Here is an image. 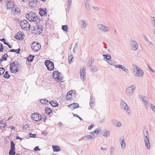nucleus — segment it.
<instances>
[{
  "label": "nucleus",
  "instance_id": "obj_1",
  "mask_svg": "<svg viewBox=\"0 0 155 155\" xmlns=\"http://www.w3.org/2000/svg\"><path fill=\"white\" fill-rule=\"evenodd\" d=\"M146 128V127H143V133L145 145L147 148L149 149L150 148V144L149 140V134L148 130Z\"/></svg>",
  "mask_w": 155,
  "mask_h": 155
},
{
  "label": "nucleus",
  "instance_id": "obj_2",
  "mask_svg": "<svg viewBox=\"0 0 155 155\" xmlns=\"http://www.w3.org/2000/svg\"><path fill=\"white\" fill-rule=\"evenodd\" d=\"M33 33L36 35H39L42 31V27L40 25H36L33 27H31Z\"/></svg>",
  "mask_w": 155,
  "mask_h": 155
},
{
  "label": "nucleus",
  "instance_id": "obj_3",
  "mask_svg": "<svg viewBox=\"0 0 155 155\" xmlns=\"http://www.w3.org/2000/svg\"><path fill=\"white\" fill-rule=\"evenodd\" d=\"M18 63L17 61L12 62L10 64V70L11 72L16 73L18 71Z\"/></svg>",
  "mask_w": 155,
  "mask_h": 155
},
{
  "label": "nucleus",
  "instance_id": "obj_4",
  "mask_svg": "<svg viewBox=\"0 0 155 155\" xmlns=\"http://www.w3.org/2000/svg\"><path fill=\"white\" fill-rule=\"evenodd\" d=\"M97 26L99 31L104 32H107L110 31L109 27L107 25L101 24H97Z\"/></svg>",
  "mask_w": 155,
  "mask_h": 155
},
{
  "label": "nucleus",
  "instance_id": "obj_5",
  "mask_svg": "<svg viewBox=\"0 0 155 155\" xmlns=\"http://www.w3.org/2000/svg\"><path fill=\"white\" fill-rule=\"evenodd\" d=\"M120 106L121 108L125 110L128 115L131 114L130 108L128 106L127 104L123 100H121Z\"/></svg>",
  "mask_w": 155,
  "mask_h": 155
},
{
  "label": "nucleus",
  "instance_id": "obj_6",
  "mask_svg": "<svg viewBox=\"0 0 155 155\" xmlns=\"http://www.w3.org/2000/svg\"><path fill=\"white\" fill-rule=\"evenodd\" d=\"M135 67L136 69V71H134V75L137 77H142L144 75V73L143 71L141 68H139L137 66L135 65Z\"/></svg>",
  "mask_w": 155,
  "mask_h": 155
},
{
  "label": "nucleus",
  "instance_id": "obj_7",
  "mask_svg": "<svg viewBox=\"0 0 155 155\" xmlns=\"http://www.w3.org/2000/svg\"><path fill=\"white\" fill-rule=\"evenodd\" d=\"M20 25L21 28L24 30L29 29L30 25L26 20H23L20 23Z\"/></svg>",
  "mask_w": 155,
  "mask_h": 155
},
{
  "label": "nucleus",
  "instance_id": "obj_8",
  "mask_svg": "<svg viewBox=\"0 0 155 155\" xmlns=\"http://www.w3.org/2000/svg\"><path fill=\"white\" fill-rule=\"evenodd\" d=\"M45 64L48 70L51 71L53 70L54 68L53 63L49 60H46Z\"/></svg>",
  "mask_w": 155,
  "mask_h": 155
},
{
  "label": "nucleus",
  "instance_id": "obj_9",
  "mask_svg": "<svg viewBox=\"0 0 155 155\" xmlns=\"http://www.w3.org/2000/svg\"><path fill=\"white\" fill-rule=\"evenodd\" d=\"M31 46L32 50L35 52H37L39 51L41 47L40 44L34 41L31 44Z\"/></svg>",
  "mask_w": 155,
  "mask_h": 155
},
{
  "label": "nucleus",
  "instance_id": "obj_10",
  "mask_svg": "<svg viewBox=\"0 0 155 155\" xmlns=\"http://www.w3.org/2000/svg\"><path fill=\"white\" fill-rule=\"evenodd\" d=\"M134 85H132L127 88L126 91V94L129 97L131 96L133 93L135 89Z\"/></svg>",
  "mask_w": 155,
  "mask_h": 155
},
{
  "label": "nucleus",
  "instance_id": "obj_11",
  "mask_svg": "<svg viewBox=\"0 0 155 155\" xmlns=\"http://www.w3.org/2000/svg\"><path fill=\"white\" fill-rule=\"evenodd\" d=\"M130 48L132 50L135 51L139 48V45L137 42L134 40L131 39L130 41Z\"/></svg>",
  "mask_w": 155,
  "mask_h": 155
},
{
  "label": "nucleus",
  "instance_id": "obj_12",
  "mask_svg": "<svg viewBox=\"0 0 155 155\" xmlns=\"http://www.w3.org/2000/svg\"><path fill=\"white\" fill-rule=\"evenodd\" d=\"M32 119L36 121H38L41 119V116L39 113H34L31 116Z\"/></svg>",
  "mask_w": 155,
  "mask_h": 155
},
{
  "label": "nucleus",
  "instance_id": "obj_13",
  "mask_svg": "<svg viewBox=\"0 0 155 155\" xmlns=\"http://www.w3.org/2000/svg\"><path fill=\"white\" fill-rule=\"evenodd\" d=\"M85 69L84 68H82L80 70V74L81 79L83 81L85 80Z\"/></svg>",
  "mask_w": 155,
  "mask_h": 155
},
{
  "label": "nucleus",
  "instance_id": "obj_14",
  "mask_svg": "<svg viewBox=\"0 0 155 155\" xmlns=\"http://www.w3.org/2000/svg\"><path fill=\"white\" fill-rule=\"evenodd\" d=\"M141 99L142 100L145 105L146 108L147 109L149 106L148 98L146 96H141Z\"/></svg>",
  "mask_w": 155,
  "mask_h": 155
},
{
  "label": "nucleus",
  "instance_id": "obj_15",
  "mask_svg": "<svg viewBox=\"0 0 155 155\" xmlns=\"http://www.w3.org/2000/svg\"><path fill=\"white\" fill-rule=\"evenodd\" d=\"M25 37L24 33L23 32H18L17 35H15V38L17 40H23Z\"/></svg>",
  "mask_w": 155,
  "mask_h": 155
},
{
  "label": "nucleus",
  "instance_id": "obj_16",
  "mask_svg": "<svg viewBox=\"0 0 155 155\" xmlns=\"http://www.w3.org/2000/svg\"><path fill=\"white\" fill-rule=\"evenodd\" d=\"M11 12L14 15H18L20 12V9L18 7H14L11 9Z\"/></svg>",
  "mask_w": 155,
  "mask_h": 155
},
{
  "label": "nucleus",
  "instance_id": "obj_17",
  "mask_svg": "<svg viewBox=\"0 0 155 155\" xmlns=\"http://www.w3.org/2000/svg\"><path fill=\"white\" fill-rule=\"evenodd\" d=\"M35 16V14L33 12H30L29 14H28L26 15V17L30 21H31L32 19L33 18V17H34Z\"/></svg>",
  "mask_w": 155,
  "mask_h": 155
},
{
  "label": "nucleus",
  "instance_id": "obj_18",
  "mask_svg": "<svg viewBox=\"0 0 155 155\" xmlns=\"http://www.w3.org/2000/svg\"><path fill=\"white\" fill-rule=\"evenodd\" d=\"M111 122L114 126L118 127H120L122 126V124L121 122L115 119L112 120Z\"/></svg>",
  "mask_w": 155,
  "mask_h": 155
},
{
  "label": "nucleus",
  "instance_id": "obj_19",
  "mask_svg": "<svg viewBox=\"0 0 155 155\" xmlns=\"http://www.w3.org/2000/svg\"><path fill=\"white\" fill-rule=\"evenodd\" d=\"M7 8L8 9H12L15 5L14 2L12 1L8 2L6 3Z\"/></svg>",
  "mask_w": 155,
  "mask_h": 155
},
{
  "label": "nucleus",
  "instance_id": "obj_20",
  "mask_svg": "<svg viewBox=\"0 0 155 155\" xmlns=\"http://www.w3.org/2000/svg\"><path fill=\"white\" fill-rule=\"evenodd\" d=\"M45 9H43L41 8L39 9V14L41 16L45 15L47 16V12H46V8H45Z\"/></svg>",
  "mask_w": 155,
  "mask_h": 155
},
{
  "label": "nucleus",
  "instance_id": "obj_21",
  "mask_svg": "<svg viewBox=\"0 0 155 155\" xmlns=\"http://www.w3.org/2000/svg\"><path fill=\"white\" fill-rule=\"evenodd\" d=\"M33 18L32 19L31 21H33L35 22V25H37L38 23H39L41 21L40 19L38 16H37L36 15L34 17H33Z\"/></svg>",
  "mask_w": 155,
  "mask_h": 155
},
{
  "label": "nucleus",
  "instance_id": "obj_22",
  "mask_svg": "<svg viewBox=\"0 0 155 155\" xmlns=\"http://www.w3.org/2000/svg\"><path fill=\"white\" fill-rule=\"evenodd\" d=\"M69 107H70L71 109H74L79 107V104L77 103H73L71 104L68 106Z\"/></svg>",
  "mask_w": 155,
  "mask_h": 155
},
{
  "label": "nucleus",
  "instance_id": "obj_23",
  "mask_svg": "<svg viewBox=\"0 0 155 155\" xmlns=\"http://www.w3.org/2000/svg\"><path fill=\"white\" fill-rule=\"evenodd\" d=\"M29 5L31 7L35 8L36 6L37 1L36 0H32L29 3Z\"/></svg>",
  "mask_w": 155,
  "mask_h": 155
},
{
  "label": "nucleus",
  "instance_id": "obj_24",
  "mask_svg": "<svg viewBox=\"0 0 155 155\" xmlns=\"http://www.w3.org/2000/svg\"><path fill=\"white\" fill-rule=\"evenodd\" d=\"M52 147L53 151L54 152H58L61 150L60 147L57 145H53Z\"/></svg>",
  "mask_w": 155,
  "mask_h": 155
},
{
  "label": "nucleus",
  "instance_id": "obj_25",
  "mask_svg": "<svg viewBox=\"0 0 155 155\" xmlns=\"http://www.w3.org/2000/svg\"><path fill=\"white\" fill-rule=\"evenodd\" d=\"M40 101L43 104L47 105L49 103L48 101L45 99H41L40 100Z\"/></svg>",
  "mask_w": 155,
  "mask_h": 155
},
{
  "label": "nucleus",
  "instance_id": "obj_26",
  "mask_svg": "<svg viewBox=\"0 0 155 155\" xmlns=\"http://www.w3.org/2000/svg\"><path fill=\"white\" fill-rule=\"evenodd\" d=\"M81 28L83 29L85 28L87 26L86 21L84 20H81Z\"/></svg>",
  "mask_w": 155,
  "mask_h": 155
},
{
  "label": "nucleus",
  "instance_id": "obj_27",
  "mask_svg": "<svg viewBox=\"0 0 155 155\" xmlns=\"http://www.w3.org/2000/svg\"><path fill=\"white\" fill-rule=\"evenodd\" d=\"M84 138L85 141H87L90 139L93 140L94 139V137L91 135H89L85 136Z\"/></svg>",
  "mask_w": 155,
  "mask_h": 155
},
{
  "label": "nucleus",
  "instance_id": "obj_28",
  "mask_svg": "<svg viewBox=\"0 0 155 155\" xmlns=\"http://www.w3.org/2000/svg\"><path fill=\"white\" fill-rule=\"evenodd\" d=\"M49 103L51 106L54 107H56L58 105V103L55 101H51L49 102Z\"/></svg>",
  "mask_w": 155,
  "mask_h": 155
},
{
  "label": "nucleus",
  "instance_id": "obj_29",
  "mask_svg": "<svg viewBox=\"0 0 155 155\" xmlns=\"http://www.w3.org/2000/svg\"><path fill=\"white\" fill-rule=\"evenodd\" d=\"M10 150L15 151V143L13 141L11 142V149Z\"/></svg>",
  "mask_w": 155,
  "mask_h": 155
},
{
  "label": "nucleus",
  "instance_id": "obj_30",
  "mask_svg": "<svg viewBox=\"0 0 155 155\" xmlns=\"http://www.w3.org/2000/svg\"><path fill=\"white\" fill-rule=\"evenodd\" d=\"M61 74L58 71H54L53 73V78H55L56 77H58V76L59 75H61Z\"/></svg>",
  "mask_w": 155,
  "mask_h": 155
},
{
  "label": "nucleus",
  "instance_id": "obj_31",
  "mask_svg": "<svg viewBox=\"0 0 155 155\" xmlns=\"http://www.w3.org/2000/svg\"><path fill=\"white\" fill-rule=\"evenodd\" d=\"M73 94V93H71V91L68 92L66 95V98L68 100L70 99L72 97V94Z\"/></svg>",
  "mask_w": 155,
  "mask_h": 155
},
{
  "label": "nucleus",
  "instance_id": "obj_32",
  "mask_svg": "<svg viewBox=\"0 0 155 155\" xmlns=\"http://www.w3.org/2000/svg\"><path fill=\"white\" fill-rule=\"evenodd\" d=\"M120 144L121 145V148L122 149H124L125 147H126V144L125 143V142L124 140V139L120 142Z\"/></svg>",
  "mask_w": 155,
  "mask_h": 155
},
{
  "label": "nucleus",
  "instance_id": "obj_33",
  "mask_svg": "<svg viewBox=\"0 0 155 155\" xmlns=\"http://www.w3.org/2000/svg\"><path fill=\"white\" fill-rule=\"evenodd\" d=\"M68 2H67V5L68 6L67 7V8L66 10H70L71 6V5L72 3V0H67Z\"/></svg>",
  "mask_w": 155,
  "mask_h": 155
},
{
  "label": "nucleus",
  "instance_id": "obj_34",
  "mask_svg": "<svg viewBox=\"0 0 155 155\" xmlns=\"http://www.w3.org/2000/svg\"><path fill=\"white\" fill-rule=\"evenodd\" d=\"M90 105L91 107H92L94 106V98L93 97H91L90 98Z\"/></svg>",
  "mask_w": 155,
  "mask_h": 155
},
{
  "label": "nucleus",
  "instance_id": "obj_35",
  "mask_svg": "<svg viewBox=\"0 0 155 155\" xmlns=\"http://www.w3.org/2000/svg\"><path fill=\"white\" fill-rule=\"evenodd\" d=\"M120 68L127 73H129V70L127 68H126V67L122 65Z\"/></svg>",
  "mask_w": 155,
  "mask_h": 155
},
{
  "label": "nucleus",
  "instance_id": "obj_36",
  "mask_svg": "<svg viewBox=\"0 0 155 155\" xmlns=\"http://www.w3.org/2000/svg\"><path fill=\"white\" fill-rule=\"evenodd\" d=\"M68 61L69 64H70L74 61L73 56L71 55L68 57Z\"/></svg>",
  "mask_w": 155,
  "mask_h": 155
},
{
  "label": "nucleus",
  "instance_id": "obj_37",
  "mask_svg": "<svg viewBox=\"0 0 155 155\" xmlns=\"http://www.w3.org/2000/svg\"><path fill=\"white\" fill-rule=\"evenodd\" d=\"M45 111L46 113L48 115L52 112V110L49 108H46L45 109Z\"/></svg>",
  "mask_w": 155,
  "mask_h": 155
},
{
  "label": "nucleus",
  "instance_id": "obj_38",
  "mask_svg": "<svg viewBox=\"0 0 155 155\" xmlns=\"http://www.w3.org/2000/svg\"><path fill=\"white\" fill-rule=\"evenodd\" d=\"M34 57V55L32 56L30 54L27 57V59L28 61H29L30 62H32L33 60Z\"/></svg>",
  "mask_w": 155,
  "mask_h": 155
},
{
  "label": "nucleus",
  "instance_id": "obj_39",
  "mask_svg": "<svg viewBox=\"0 0 155 155\" xmlns=\"http://www.w3.org/2000/svg\"><path fill=\"white\" fill-rule=\"evenodd\" d=\"M104 134L103 136L105 137H109L110 136V132L109 131L107 130H105L103 132Z\"/></svg>",
  "mask_w": 155,
  "mask_h": 155
},
{
  "label": "nucleus",
  "instance_id": "obj_40",
  "mask_svg": "<svg viewBox=\"0 0 155 155\" xmlns=\"http://www.w3.org/2000/svg\"><path fill=\"white\" fill-rule=\"evenodd\" d=\"M6 123H4L3 120H1L0 121V127H2L5 128L6 127Z\"/></svg>",
  "mask_w": 155,
  "mask_h": 155
},
{
  "label": "nucleus",
  "instance_id": "obj_41",
  "mask_svg": "<svg viewBox=\"0 0 155 155\" xmlns=\"http://www.w3.org/2000/svg\"><path fill=\"white\" fill-rule=\"evenodd\" d=\"M114 147L112 146L110 148V155H113L114 153Z\"/></svg>",
  "mask_w": 155,
  "mask_h": 155
},
{
  "label": "nucleus",
  "instance_id": "obj_42",
  "mask_svg": "<svg viewBox=\"0 0 155 155\" xmlns=\"http://www.w3.org/2000/svg\"><path fill=\"white\" fill-rule=\"evenodd\" d=\"M68 28L67 25H62V29L64 31H65L66 32H67L68 31Z\"/></svg>",
  "mask_w": 155,
  "mask_h": 155
},
{
  "label": "nucleus",
  "instance_id": "obj_43",
  "mask_svg": "<svg viewBox=\"0 0 155 155\" xmlns=\"http://www.w3.org/2000/svg\"><path fill=\"white\" fill-rule=\"evenodd\" d=\"M61 75H59L58 76V77H56L55 78H54V79H56V81H61V80H63V78L61 77H60Z\"/></svg>",
  "mask_w": 155,
  "mask_h": 155
},
{
  "label": "nucleus",
  "instance_id": "obj_44",
  "mask_svg": "<svg viewBox=\"0 0 155 155\" xmlns=\"http://www.w3.org/2000/svg\"><path fill=\"white\" fill-rule=\"evenodd\" d=\"M91 71L95 72L97 70L96 67L94 66H91L89 67Z\"/></svg>",
  "mask_w": 155,
  "mask_h": 155
},
{
  "label": "nucleus",
  "instance_id": "obj_45",
  "mask_svg": "<svg viewBox=\"0 0 155 155\" xmlns=\"http://www.w3.org/2000/svg\"><path fill=\"white\" fill-rule=\"evenodd\" d=\"M108 64L110 65H114V61L112 60H109L108 61H106Z\"/></svg>",
  "mask_w": 155,
  "mask_h": 155
},
{
  "label": "nucleus",
  "instance_id": "obj_46",
  "mask_svg": "<svg viewBox=\"0 0 155 155\" xmlns=\"http://www.w3.org/2000/svg\"><path fill=\"white\" fill-rule=\"evenodd\" d=\"M149 104L150 105V107L153 111H155V107L153 104L150 103Z\"/></svg>",
  "mask_w": 155,
  "mask_h": 155
},
{
  "label": "nucleus",
  "instance_id": "obj_47",
  "mask_svg": "<svg viewBox=\"0 0 155 155\" xmlns=\"http://www.w3.org/2000/svg\"><path fill=\"white\" fill-rule=\"evenodd\" d=\"M103 56L104 57V58L107 59L108 60H110L111 59V57L109 55H107L106 54H103Z\"/></svg>",
  "mask_w": 155,
  "mask_h": 155
},
{
  "label": "nucleus",
  "instance_id": "obj_48",
  "mask_svg": "<svg viewBox=\"0 0 155 155\" xmlns=\"http://www.w3.org/2000/svg\"><path fill=\"white\" fill-rule=\"evenodd\" d=\"M8 57V55L7 54H5L1 58L3 61H6L7 59V57Z\"/></svg>",
  "mask_w": 155,
  "mask_h": 155
},
{
  "label": "nucleus",
  "instance_id": "obj_49",
  "mask_svg": "<svg viewBox=\"0 0 155 155\" xmlns=\"http://www.w3.org/2000/svg\"><path fill=\"white\" fill-rule=\"evenodd\" d=\"M85 6L87 9L88 11L90 10V6L89 3L85 4Z\"/></svg>",
  "mask_w": 155,
  "mask_h": 155
},
{
  "label": "nucleus",
  "instance_id": "obj_50",
  "mask_svg": "<svg viewBox=\"0 0 155 155\" xmlns=\"http://www.w3.org/2000/svg\"><path fill=\"white\" fill-rule=\"evenodd\" d=\"M16 153L15 151L9 150V155H15Z\"/></svg>",
  "mask_w": 155,
  "mask_h": 155
},
{
  "label": "nucleus",
  "instance_id": "obj_51",
  "mask_svg": "<svg viewBox=\"0 0 155 155\" xmlns=\"http://www.w3.org/2000/svg\"><path fill=\"white\" fill-rule=\"evenodd\" d=\"M100 130L101 129H100L97 128L94 131V132L96 134H98Z\"/></svg>",
  "mask_w": 155,
  "mask_h": 155
},
{
  "label": "nucleus",
  "instance_id": "obj_52",
  "mask_svg": "<svg viewBox=\"0 0 155 155\" xmlns=\"http://www.w3.org/2000/svg\"><path fill=\"white\" fill-rule=\"evenodd\" d=\"M5 69L3 68H0V75H2L3 74L5 71Z\"/></svg>",
  "mask_w": 155,
  "mask_h": 155
},
{
  "label": "nucleus",
  "instance_id": "obj_53",
  "mask_svg": "<svg viewBox=\"0 0 155 155\" xmlns=\"http://www.w3.org/2000/svg\"><path fill=\"white\" fill-rule=\"evenodd\" d=\"M29 137H30L35 138L36 137V134H32L31 133L29 134Z\"/></svg>",
  "mask_w": 155,
  "mask_h": 155
},
{
  "label": "nucleus",
  "instance_id": "obj_54",
  "mask_svg": "<svg viewBox=\"0 0 155 155\" xmlns=\"http://www.w3.org/2000/svg\"><path fill=\"white\" fill-rule=\"evenodd\" d=\"M3 47L2 44H0V52H2L3 51Z\"/></svg>",
  "mask_w": 155,
  "mask_h": 155
},
{
  "label": "nucleus",
  "instance_id": "obj_55",
  "mask_svg": "<svg viewBox=\"0 0 155 155\" xmlns=\"http://www.w3.org/2000/svg\"><path fill=\"white\" fill-rule=\"evenodd\" d=\"M10 76V75L8 74H5L4 75V77L6 78H8Z\"/></svg>",
  "mask_w": 155,
  "mask_h": 155
},
{
  "label": "nucleus",
  "instance_id": "obj_56",
  "mask_svg": "<svg viewBox=\"0 0 155 155\" xmlns=\"http://www.w3.org/2000/svg\"><path fill=\"white\" fill-rule=\"evenodd\" d=\"M148 68L150 69V70L152 72L154 73L155 72V71L152 69V68L150 67V66L149 64H148L147 65Z\"/></svg>",
  "mask_w": 155,
  "mask_h": 155
},
{
  "label": "nucleus",
  "instance_id": "obj_57",
  "mask_svg": "<svg viewBox=\"0 0 155 155\" xmlns=\"http://www.w3.org/2000/svg\"><path fill=\"white\" fill-rule=\"evenodd\" d=\"M0 40L3 41L4 42V44L6 45L8 44V43L6 42L5 39L4 38H2V39H0Z\"/></svg>",
  "mask_w": 155,
  "mask_h": 155
},
{
  "label": "nucleus",
  "instance_id": "obj_58",
  "mask_svg": "<svg viewBox=\"0 0 155 155\" xmlns=\"http://www.w3.org/2000/svg\"><path fill=\"white\" fill-rule=\"evenodd\" d=\"M122 66V65L120 64H116L114 65V67L116 68H120L121 66Z\"/></svg>",
  "mask_w": 155,
  "mask_h": 155
},
{
  "label": "nucleus",
  "instance_id": "obj_59",
  "mask_svg": "<svg viewBox=\"0 0 155 155\" xmlns=\"http://www.w3.org/2000/svg\"><path fill=\"white\" fill-rule=\"evenodd\" d=\"M93 8L97 11H99L100 10V9L98 7H95V6H94L93 7Z\"/></svg>",
  "mask_w": 155,
  "mask_h": 155
},
{
  "label": "nucleus",
  "instance_id": "obj_60",
  "mask_svg": "<svg viewBox=\"0 0 155 155\" xmlns=\"http://www.w3.org/2000/svg\"><path fill=\"white\" fill-rule=\"evenodd\" d=\"M74 117H77L78 118L81 120H82V119L80 117L78 114H74Z\"/></svg>",
  "mask_w": 155,
  "mask_h": 155
},
{
  "label": "nucleus",
  "instance_id": "obj_61",
  "mask_svg": "<svg viewBox=\"0 0 155 155\" xmlns=\"http://www.w3.org/2000/svg\"><path fill=\"white\" fill-rule=\"evenodd\" d=\"M94 127L93 124H91V125L88 126V129L89 130H91Z\"/></svg>",
  "mask_w": 155,
  "mask_h": 155
},
{
  "label": "nucleus",
  "instance_id": "obj_62",
  "mask_svg": "<svg viewBox=\"0 0 155 155\" xmlns=\"http://www.w3.org/2000/svg\"><path fill=\"white\" fill-rule=\"evenodd\" d=\"M78 46V43H76L75 45H74V50H75V49H76Z\"/></svg>",
  "mask_w": 155,
  "mask_h": 155
},
{
  "label": "nucleus",
  "instance_id": "obj_63",
  "mask_svg": "<svg viewBox=\"0 0 155 155\" xmlns=\"http://www.w3.org/2000/svg\"><path fill=\"white\" fill-rule=\"evenodd\" d=\"M28 126L27 124H25V125H23V129H27L28 128Z\"/></svg>",
  "mask_w": 155,
  "mask_h": 155
},
{
  "label": "nucleus",
  "instance_id": "obj_64",
  "mask_svg": "<svg viewBox=\"0 0 155 155\" xmlns=\"http://www.w3.org/2000/svg\"><path fill=\"white\" fill-rule=\"evenodd\" d=\"M153 20V21L154 22V23H152V24H153V26L154 27H155V17H152Z\"/></svg>",
  "mask_w": 155,
  "mask_h": 155
}]
</instances>
